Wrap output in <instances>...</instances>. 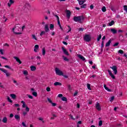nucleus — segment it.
Wrapping results in <instances>:
<instances>
[{
  "instance_id": "48",
  "label": "nucleus",
  "mask_w": 127,
  "mask_h": 127,
  "mask_svg": "<svg viewBox=\"0 0 127 127\" xmlns=\"http://www.w3.org/2000/svg\"><path fill=\"white\" fill-rule=\"evenodd\" d=\"M22 125L24 127H28L24 122H22Z\"/></svg>"
},
{
  "instance_id": "57",
  "label": "nucleus",
  "mask_w": 127,
  "mask_h": 127,
  "mask_svg": "<svg viewBox=\"0 0 127 127\" xmlns=\"http://www.w3.org/2000/svg\"><path fill=\"white\" fill-rule=\"evenodd\" d=\"M83 30H84V28H79L78 29V31H83Z\"/></svg>"
},
{
  "instance_id": "35",
  "label": "nucleus",
  "mask_w": 127,
  "mask_h": 127,
  "mask_svg": "<svg viewBox=\"0 0 127 127\" xmlns=\"http://www.w3.org/2000/svg\"><path fill=\"white\" fill-rule=\"evenodd\" d=\"M98 125L99 127H102V126H103V121H102V120H100L98 123Z\"/></svg>"
},
{
  "instance_id": "45",
  "label": "nucleus",
  "mask_w": 127,
  "mask_h": 127,
  "mask_svg": "<svg viewBox=\"0 0 127 127\" xmlns=\"http://www.w3.org/2000/svg\"><path fill=\"white\" fill-rule=\"evenodd\" d=\"M114 100H115V97L114 96H112L110 98V101L112 102V101H114Z\"/></svg>"
},
{
  "instance_id": "64",
  "label": "nucleus",
  "mask_w": 127,
  "mask_h": 127,
  "mask_svg": "<svg viewBox=\"0 0 127 127\" xmlns=\"http://www.w3.org/2000/svg\"><path fill=\"white\" fill-rule=\"evenodd\" d=\"M4 46H7L8 47V46H9V45H8L7 43H5L4 44Z\"/></svg>"
},
{
  "instance_id": "11",
  "label": "nucleus",
  "mask_w": 127,
  "mask_h": 127,
  "mask_svg": "<svg viewBox=\"0 0 127 127\" xmlns=\"http://www.w3.org/2000/svg\"><path fill=\"white\" fill-rule=\"evenodd\" d=\"M38 49H39V46L38 45H35L34 51L35 52V53L38 52Z\"/></svg>"
},
{
  "instance_id": "44",
  "label": "nucleus",
  "mask_w": 127,
  "mask_h": 127,
  "mask_svg": "<svg viewBox=\"0 0 127 127\" xmlns=\"http://www.w3.org/2000/svg\"><path fill=\"white\" fill-rule=\"evenodd\" d=\"M46 91L47 92H50V91H51V89L50 88V87H48L46 88Z\"/></svg>"
},
{
  "instance_id": "12",
  "label": "nucleus",
  "mask_w": 127,
  "mask_h": 127,
  "mask_svg": "<svg viewBox=\"0 0 127 127\" xmlns=\"http://www.w3.org/2000/svg\"><path fill=\"white\" fill-rule=\"evenodd\" d=\"M47 100L49 103H50V104H52L53 107H56V103L52 102V100H51V99H50L49 98H48Z\"/></svg>"
},
{
  "instance_id": "3",
  "label": "nucleus",
  "mask_w": 127,
  "mask_h": 127,
  "mask_svg": "<svg viewBox=\"0 0 127 127\" xmlns=\"http://www.w3.org/2000/svg\"><path fill=\"white\" fill-rule=\"evenodd\" d=\"M21 104H22V107L23 109L26 108L25 109V111L26 112H29V108H28V107H27V106H26V104H25V102H24V101H21Z\"/></svg>"
},
{
  "instance_id": "40",
  "label": "nucleus",
  "mask_w": 127,
  "mask_h": 127,
  "mask_svg": "<svg viewBox=\"0 0 127 127\" xmlns=\"http://www.w3.org/2000/svg\"><path fill=\"white\" fill-rule=\"evenodd\" d=\"M32 95L33 96H34V97H37V92H33L32 93Z\"/></svg>"
},
{
  "instance_id": "61",
  "label": "nucleus",
  "mask_w": 127,
  "mask_h": 127,
  "mask_svg": "<svg viewBox=\"0 0 127 127\" xmlns=\"http://www.w3.org/2000/svg\"><path fill=\"white\" fill-rule=\"evenodd\" d=\"M5 68H8V69H11L8 65H5Z\"/></svg>"
},
{
  "instance_id": "62",
  "label": "nucleus",
  "mask_w": 127,
  "mask_h": 127,
  "mask_svg": "<svg viewBox=\"0 0 127 127\" xmlns=\"http://www.w3.org/2000/svg\"><path fill=\"white\" fill-rule=\"evenodd\" d=\"M63 43L64 44V45H68V43L66 42H63Z\"/></svg>"
},
{
  "instance_id": "13",
  "label": "nucleus",
  "mask_w": 127,
  "mask_h": 127,
  "mask_svg": "<svg viewBox=\"0 0 127 127\" xmlns=\"http://www.w3.org/2000/svg\"><path fill=\"white\" fill-rule=\"evenodd\" d=\"M14 118L17 122H20V116H19V115L16 114L14 116Z\"/></svg>"
},
{
  "instance_id": "7",
  "label": "nucleus",
  "mask_w": 127,
  "mask_h": 127,
  "mask_svg": "<svg viewBox=\"0 0 127 127\" xmlns=\"http://www.w3.org/2000/svg\"><path fill=\"white\" fill-rule=\"evenodd\" d=\"M0 70L4 73L6 74V77H9V76H10V74L9 72H7V70L3 69L1 68H0Z\"/></svg>"
},
{
  "instance_id": "47",
  "label": "nucleus",
  "mask_w": 127,
  "mask_h": 127,
  "mask_svg": "<svg viewBox=\"0 0 127 127\" xmlns=\"http://www.w3.org/2000/svg\"><path fill=\"white\" fill-rule=\"evenodd\" d=\"M13 82L14 84H16V86H18V83H17V81L15 80H13Z\"/></svg>"
},
{
  "instance_id": "9",
  "label": "nucleus",
  "mask_w": 127,
  "mask_h": 127,
  "mask_svg": "<svg viewBox=\"0 0 127 127\" xmlns=\"http://www.w3.org/2000/svg\"><path fill=\"white\" fill-rule=\"evenodd\" d=\"M108 72L110 75V76H111V78H112V79H116V76H115V75L114 74H113V73L112 72V71L108 70Z\"/></svg>"
},
{
  "instance_id": "8",
  "label": "nucleus",
  "mask_w": 127,
  "mask_h": 127,
  "mask_svg": "<svg viewBox=\"0 0 127 127\" xmlns=\"http://www.w3.org/2000/svg\"><path fill=\"white\" fill-rule=\"evenodd\" d=\"M62 50L64 52V54H65V55H66L67 56H68L69 53H68V52L67 51V50H66L64 47H63L62 48Z\"/></svg>"
},
{
  "instance_id": "16",
  "label": "nucleus",
  "mask_w": 127,
  "mask_h": 127,
  "mask_svg": "<svg viewBox=\"0 0 127 127\" xmlns=\"http://www.w3.org/2000/svg\"><path fill=\"white\" fill-rule=\"evenodd\" d=\"M77 56L79 59H81V60H82V61H85L86 60V59L84 57L82 56V55L78 54L77 55Z\"/></svg>"
},
{
  "instance_id": "51",
  "label": "nucleus",
  "mask_w": 127,
  "mask_h": 127,
  "mask_svg": "<svg viewBox=\"0 0 127 127\" xmlns=\"http://www.w3.org/2000/svg\"><path fill=\"white\" fill-rule=\"evenodd\" d=\"M0 53L1 55H3V50L2 49H0Z\"/></svg>"
},
{
  "instance_id": "27",
  "label": "nucleus",
  "mask_w": 127,
  "mask_h": 127,
  "mask_svg": "<svg viewBox=\"0 0 127 127\" xmlns=\"http://www.w3.org/2000/svg\"><path fill=\"white\" fill-rule=\"evenodd\" d=\"M77 1H78V3L80 5H82V4L85 2V1L84 0H77Z\"/></svg>"
},
{
  "instance_id": "60",
  "label": "nucleus",
  "mask_w": 127,
  "mask_h": 127,
  "mask_svg": "<svg viewBox=\"0 0 127 127\" xmlns=\"http://www.w3.org/2000/svg\"><path fill=\"white\" fill-rule=\"evenodd\" d=\"M68 39H69V36H66L65 37V40H68Z\"/></svg>"
},
{
  "instance_id": "30",
  "label": "nucleus",
  "mask_w": 127,
  "mask_h": 127,
  "mask_svg": "<svg viewBox=\"0 0 127 127\" xmlns=\"http://www.w3.org/2000/svg\"><path fill=\"white\" fill-rule=\"evenodd\" d=\"M46 33V32L45 31H42L40 34V35L41 36H42L43 35H45Z\"/></svg>"
},
{
  "instance_id": "17",
  "label": "nucleus",
  "mask_w": 127,
  "mask_h": 127,
  "mask_svg": "<svg viewBox=\"0 0 127 127\" xmlns=\"http://www.w3.org/2000/svg\"><path fill=\"white\" fill-rule=\"evenodd\" d=\"M45 31L46 32H49V26L47 24L45 25Z\"/></svg>"
},
{
  "instance_id": "55",
  "label": "nucleus",
  "mask_w": 127,
  "mask_h": 127,
  "mask_svg": "<svg viewBox=\"0 0 127 127\" xmlns=\"http://www.w3.org/2000/svg\"><path fill=\"white\" fill-rule=\"evenodd\" d=\"M77 95H78V92L75 91V92L73 94V97H76V96H77Z\"/></svg>"
},
{
  "instance_id": "25",
  "label": "nucleus",
  "mask_w": 127,
  "mask_h": 127,
  "mask_svg": "<svg viewBox=\"0 0 127 127\" xmlns=\"http://www.w3.org/2000/svg\"><path fill=\"white\" fill-rule=\"evenodd\" d=\"M31 71H35L36 70V67L32 65L30 66Z\"/></svg>"
},
{
  "instance_id": "29",
  "label": "nucleus",
  "mask_w": 127,
  "mask_h": 127,
  "mask_svg": "<svg viewBox=\"0 0 127 127\" xmlns=\"http://www.w3.org/2000/svg\"><path fill=\"white\" fill-rule=\"evenodd\" d=\"M115 24V21L112 20L109 23V26H112V25H114Z\"/></svg>"
},
{
  "instance_id": "56",
  "label": "nucleus",
  "mask_w": 127,
  "mask_h": 127,
  "mask_svg": "<svg viewBox=\"0 0 127 127\" xmlns=\"http://www.w3.org/2000/svg\"><path fill=\"white\" fill-rule=\"evenodd\" d=\"M69 117H70V119H71V120L75 121V118H73V116H72V115H70Z\"/></svg>"
},
{
  "instance_id": "39",
  "label": "nucleus",
  "mask_w": 127,
  "mask_h": 127,
  "mask_svg": "<svg viewBox=\"0 0 127 127\" xmlns=\"http://www.w3.org/2000/svg\"><path fill=\"white\" fill-rule=\"evenodd\" d=\"M86 6H87V4H83L81 6V8H86Z\"/></svg>"
},
{
  "instance_id": "28",
  "label": "nucleus",
  "mask_w": 127,
  "mask_h": 127,
  "mask_svg": "<svg viewBox=\"0 0 127 127\" xmlns=\"http://www.w3.org/2000/svg\"><path fill=\"white\" fill-rule=\"evenodd\" d=\"M10 96L12 98V99H16V95L14 94H11Z\"/></svg>"
},
{
  "instance_id": "58",
  "label": "nucleus",
  "mask_w": 127,
  "mask_h": 127,
  "mask_svg": "<svg viewBox=\"0 0 127 127\" xmlns=\"http://www.w3.org/2000/svg\"><path fill=\"white\" fill-rule=\"evenodd\" d=\"M67 87H68V90H69L70 91H71V85H67Z\"/></svg>"
},
{
  "instance_id": "32",
  "label": "nucleus",
  "mask_w": 127,
  "mask_h": 127,
  "mask_svg": "<svg viewBox=\"0 0 127 127\" xmlns=\"http://www.w3.org/2000/svg\"><path fill=\"white\" fill-rule=\"evenodd\" d=\"M63 58L64 61H69V59L64 56H63Z\"/></svg>"
},
{
  "instance_id": "43",
  "label": "nucleus",
  "mask_w": 127,
  "mask_h": 127,
  "mask_svg": "<svg viewBox=\"0 0 127 127\" xmlns=\"http://www.w3.org/2000/svg\"><path fill=\"white\" fill-rule=\"evenodd\" d=\"M102 38V35H99L97 38V41H100V40Z\"/></svg>"
},
{
  "instance_id": "15",
  "label": "nucleus",
  "mask_w": 127,
  "mask_h": 127,
  "mask_svg": "<svg viewBox=\"0 0 127 127\" xmlns=\"http://www.w3.org/2000/svg\"><path fill=\"white\" fill-rule=\"evenodd\" d=\"M66 17L67 18H70L71 17V12L69 10H66Z\"/></svg>"
},
{
  "instance_id": "18",
  "label": "nucleus",
  "mask_w": 127,
  "mask_h": 127,
  "mask_svg": "<svg viewBox=\"0 0 127 127\" xmlns=\"http://www.w3.org/2000/svg\"><path fill=\"white\" fill-rule=\"evenodd\" d=\"M110 30L111 32L113 33V34H116L118 32V31L114 28H111L110 29Z\"/></svg>"
},
{
  "instance_id": "10",
  "label": "nucleus",
  "mask_w": 127,
  "mask_h": 127,
  "mask_svg": "<svg viewBox=\"0 0 127 127\" xmlns=\"http://www.w3.org/2000/svg\"><path fill=\"white\" fill-rule=\"evenodd\" d=\"M14 3V0H9V2L7 3V5L8 7H10L11 6L12 4H13Z\"/></svg>"
},
{
  "instance_id": "37",
  "label": "nucleus",
  "mask_w": 127,
  "mask_h": 127,
  "mask_svg": "<svg viewBox=\"0 0 127 127\" xmlns=\"http://www.w3.org/2000/svg\"><path fill=\"white\" fill-rule=\"evenodd\" d=\"M23 74L24 75H28V72L27 71V70H24L23 71Z\"/></svg>"
},
{
  "instance_id": "6",
  "label": "nucleus",
  "mask_w": 127,
  "mask_h": 127,
  "mask_svg": "<svg viewBox=\"0 0 127 127\" xmlns=\"http://www.w3.org/2000/svg\"><path fill=\"white\" fill-rule=\"evenodd\" d=\"M110 68L114 71L115 75H117V74H118V68L117 67V66L113 65L112 66H110Z\"/></svg>"
},
{
  "instance_id": "14",
  "label": "nucleus",
  "mask_w": 127,
  "mask_h": 127,
  "mask_svg": "<svg viewBox=\"0 0 127 127\" xmlns=\"http://www.w3.org/2000/svg\"><path fill=\"white\" fill-rule=\"evenodd\" d=\"M95 108H96L97 111H101V106H100V104H99V103H97L96 104Z\"/></svg>"
},
{
  "instance_id": "5",
  "label": "nucleus",
  "mask_w": 127,
  "mask_h": 127,
  "mask_svg": "<svg viewBox=\"0 0 127 127\" xmlns=\"http://www.w3.org/2000/svg\"><path fill=\"white\" fill-rule=\"evenodd\" d=\"M83 39L85 41H86V42H89V41H91V37L89 35H85L83 37Z\"/></svg>"
},
{
  "instance_id": "19",
  "label": "nucleus",
  "mask_w": 127,
  "mask_h": 127,
  "mask_svg": "<svg viewBox=\"0 0 127 127\" xmlns=\"http://www.w3.org/2000/svg\"><path fill=\"white\" fill-rule=\"evenodd\" d=\"M14 59L16 60V61L19 63V64H21L22 62L20 60H19V58L16 57H13Z\"/></svg>"
},
{
  "instance_id": "54",
  "label": "nucleus",
  "mask_w": 127,
  "mask_h": 127,
  "mask_svg": "<svg viewBox=\"0 0 127 127\" xmlns=\"http://www.w3.org/2000/svg\"><path fill=\"white\" fill-rule=\"evenodd\" d=\"M58 97H59V98H62L63 97V95L62 94H59L58 95Z\"/></svg>"
},
{
  "instance_id": "26",
  "label": "nucleus",
  "mask_w": 127,
  "mask_h": 127,
  "mask_svg": "<svg viewBox=\"0 0 127 127\" xmlns=\"http://www.w3.org/2000/svg\"><path fill=\"white\" fill-rule=\"evenodd\" d=\"M25 7L26 8H28V9L30 8V5L29 4V3L26 2L25 5Z\"/></svg>"
},
{
  "instance_id": "1",
  "label": "nucleus",
  "mask_w": 127,
  "mask_h": 127,
  "mask_svg": "<svg viewBox=\"0 0 127 127\" xmlns=\"http://www.w3.org/2000/svg\"><path fill=\"white\" fill-rule=\"evenodd\" d=\"M73 20L75 21V22L81 23L82 21L84 20V17L83 16H74L73 17Z\"/></svg>"
},
{
  "instance_id": "41",
  "label": "nucleus",
  "mask_w": 127,
  "mask_h": 127,
  "mask_svg": "<svg viewBox=\"0 0 127 127\" xmlns=\"http://www.w3.org/2000/svg\"><path fill=\"white\" fill-rule=\"evenodd\" d=\"M68 28H69L68 31L66 32V33H69V32H70V31H71V30H72V29L71 28V27H70V26H67Z\"/></svg>"
},
{
  "instance_id": "21",
  "label": "nucleus",
  "mask_w": 127,
  "mask_h": 127,
  "mask_svg": "<svg viewBox=\"0 0 127 127\" xmlns=\"http://www.w3.org/2000/svg\"><path fill=\"white\" fill-rule=\"evenodd\" d=\"M54 86H62V83L59 82H56L54 83Z\"/></svg>"
},
{
  "instance_id": "2",
  "label": "nucleus",
  "mask_w": 127,
  "mask_h": 127,
  "mask_svg": "<svg viewBox=\"0 0 127 127\" xmlns=\"http://www.w3.org/2000/svg\"><path fill=\"white\" fill-rule=\"evenodd\" d=\"M21 30V28L18 27V24H17L13 28L12 31L15 34H21V33L19 32Z\"/></svg>"
},
{
  "instance_id": "49",
  "label": "nucleus",
  "mask_w": 127,
  "mask_h": 127,
  "mask_svg": "<svg viewBox=\"0 0 127 127\" xmlns=\"http://www.w3.org/2000/svg\"><path fill=\"white\" fill-rule=\"evenodd\" d=\"M38 120H39V121H42V123H44V121L43 118H39Z\"/></svg>"
},
{
  "instance_id": "46",
  "label": "nucleus",
  "mask_w": 127,
  "mask_h": 127,
  "mask_svg": "<svg viewBox=\"0 0 127 127\" xmlns=\"http://www.w3.org/2000/svg\"><path fill=\"white\" fill-rule=\"evenodd\" d=\"M7 100L9 101V103H12V100L10 99V98L9 97H7Z\"/></svg>"
},
{
  "instance_id": "22",
  "label": "nucleus",
  "mask_w": 127,
  "mask_h": 127,
  "mask_svg": "<svg viewBox=\"0 0 127 127\" xmlns=\"http://www.w3.org/2000/svg\"><path fill=\"white\" fill-rule=\"evenodd\" d=\"M42 55L43 56H45V54L46 53V51L45 50V48H43L42 49Z\"/></svg>"
},
{
  "instance_id": "23",
  "label": "nucleus",
  "mask_w": 127,
  "mask_h": 127,
  "mask_svg": "<svg viewBox=\"0 0 127 127\" xmlns=\"http://www.w3.org/2000/svg\"><path fill=\"white\" fill-rule=\"evenodd\" d=\"M2 122L4 124H6V123H7V118L6 117H4L2 120Z\"/></svg>"
},
{
  "instance_id": "53",
  "label": "nucleus",
  "mask_w": 127,
  "mask_h": 127,
  "mask_svg": "<svg viewBox=\"0 0 127 127\" xmlns=\"http://www.w3.org/2000/svg\"><path fill=\"white\" fill-rule=\"evenodd\" d=\"M54 16H55V17H56L57 20H60L59 16H58V15H54Z\"/></svg>"
},
{
  "instance_id": "36",
  "label": "nucleus",
  "mask_w": 127,
  "mask_h": 127,
  "mask_svg": "<svg viewBox=\"0 0 127 127\" xmlns=\"http://www.w3.org/2000/svg\"><path fill=\"white\" fill-rule=\"evenodd\" d=\"M118 53H119V54H124V51L120 50L119 51H118Z\"/></svg>"
},
{
  "instance_id": "33",
  "label": "nucleus",
  "mask_w": 127,
  "mask_h": 127,
  "mask_svg": "<svg viewBox=\"0 0 127 127\" xmlns=\"http://www.w3.org/2000/svg\"><path fill=\"white\" fill-rule=\"evenodd\" d=\"M54 28V25L53 24H51L50 25V29L52 30Z\"/></svg>"
},
{
  "instance_id": "59",
  "label": "nucleus",
  "mask_w": 127,
  "mask_h": 127,
  "mask_svg": "<svg viewBox=\"0 0 127 127\" xmlns=\"http://www.w3.org/2000/svg\"><path fill=\"white\" fill-rule=\"evenodd\" d=\"M23 116H25L26 115H27V112H23Z\"/></svg>"
},
{
  "instance_id": "38",
  "label": "nucleus",
  "mask_w": 127,
  "mask_h": 127,
  "mask_svg": "<svg viewBox=\"0 0 127 127\" xmlns=\"http://www.w3.org/2000/svg\"><path fill=\"white\" fill-rule=\"evenodd\" d=\"M107 10V9H106V7L105 6H103L102 8V11L103 12H105V11Z\"/></svg>"
},
{
  "instance_id": "4",
  "label": "nucleus",
  "mask_w": 127,
  "mask_h": 127,
  "mask_svg": "<svg viewBox=\"0 0 127 127\" xmlns=\"http://www.w3.org/2000/svg\"><path fill=\"white\" fill-rule=\"evenodd\" d=\"M55 72H56V75H58L59 76L63 75V72L60 70V69H59V68H58V67H56L55 68Z\"/></svg>"
},
{
  "instance_id": "42",
  "label": "nucleus",
  "mask_w": 127,
  "mask_h": 127,
  "mask_svg": "<svg viewBox=\"0 0 127 127\" xmlns=\"http://www.w3.org/2000/svg\"><path fill=\"white\" fill-rule=\"evenodd\" d=\"M33 39H35V40H37V38H36V36L35 35H32Z\"/></svg>"
},
{
  "instance_id": "52",
  "label": "nucleus",
  "mask_w": 127,
  "mask_h": 127,
  "mask_svg": "<svg viewBox=\"0 0 127 127\" xmlns=\"http://www.w3.org/2000/svg\"><path fill=\"white\" fill-rule=\"evenodd\" d=\"M118 45H119V42H117V43H116L115 44H114L113 45V46H114V47H116V46H118Z\"/></svg>"
},
{
  "instance_id": "63",
  "label": "nucleus",
  "mask_w": 127,
  "mask_h": 127,
  "mask_svg": "<svg viewBox=\"0 0 127 127\" xmlns=\"http://www.w3.org/2000/svg\"><path fill=\"white\" fill-rule=\"evenodd\" d=\"M63 77H64V78H68V75H64V74H63Z\"/></svg>"
},
{
  "instance_id": "24",
  "label": "nucleus",
  "mask_w": 127,
  "mask_h": 127,
  "mask_svg": "<svg viewBox=\"0 0 127 127\" xmlns=\"http://www.w3.org/2000/svg\"><path fill=\"white\" fill-rule=\"evenodd\" d=\"M104 87L105 90H106V91H108V92H111L112 90L109 89V87H107V85H106V84L104 85Z\"/></svg>"
},
{
  "instance_id": "31",
  "label": "nucleus",
  "mask_w": 127,
  "mask_h": 127,
  "mask_svg": "<svg viewBox=\"0 0 127 127\" xmlns=\"http://www.w3.org/2000/svg\"><path fill=\"white\" fill-rule=\"evenodd\" d=\"M87 89L88 90H89L90 91H91V90H92V89H91V84L87 83Z\"/></svg>"
},
{
  "instance_id": "34",
  "label": "nucleus",
  "mask_w": 127,
  "mask_h": 127,
  "mask_svg": "<svg viewBox=\"0 0 127 127\" xmlns=\"http://www.w3.org/2000/svg\"><path fill=\"white\" fill-rule=\"evenodd\" d=\"M62 100L64 101V102H67V98L65 97H63L62 98Z\"/></svg>"
},
{
  "instance_id": "20",
  "label": "nucleus",
  "mask_w": 127,
  "mask_h": 127,
  "mask_svg": "<svg viewBox=\"0 0 127 127\" xmlns=\"http://www.w3.org/2000/svg\"><path fill=\"white\" fill-rule=\"evenodd\" d=\"M111 43H112V40H109L105 45L106 47L110 46V45H111Z\"/></svg>"
},
{
  "instance_id": "50",
  "label": "nucleus",
  "mask_w": 127,
  "mask_h": 127,
  "mask_svg": "<svg viewBox=\"0 0 127 127\" xmlns=\"http://www.w3.org/2000/svg\"><path fill=\"white\" fill-rule=\"evenodd\" d=\"M27 97L29 98V99H33V96L31 95H27Z\"/></svg>"
}]
</instances>
